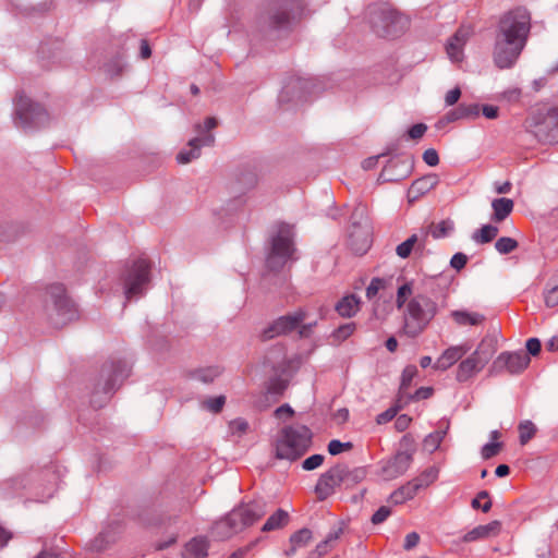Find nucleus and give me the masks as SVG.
<instances>
[{"label": "nucleus", "instance_id": "29", "mask_svg": "<svg viewBox=\"0 0 558 558\" xmlns=\"http://www.w3.org/2000/svg\"><path fill=\"white\" fill-rule=\"evenodd\" d=\"M514 203L510 198L501 197L495 198L492 202L493 208V221L501 222L504 221L513 210Z\"/></svg>", "mask_w": 558, "mask_h": 558}, {"label": "nucleus", "instance_id": "31", "mask_svg": "<svg viewBox=\"0 0 558 558\" xmlns=\"http://www.w3.org/2000/svg\"><path fill=\"white\" fill-rule=\"evenodd\" d=\"M454 229V223L450 219H445L439 222H430L425 230V239L432 235L434 239H442L448 236Z\"/></svg>", "mask_w": 558, "mask_h": 558}, {"label": "nucleus", "instance_id": "49", "mask_svg": "<svg viewBox=\"0 0 558 558\" xmlns=\"http://www.w3.org/2000/svg\"><path fill=\"white\" fill-rule=\"evenodd\" d=\"M437 477V472L433 469L426 470L418 477L414 478V482L422 483V487L428 486Z\"/></svg>", "mask_w": 558, "mask_h": 558}, {"label": "nucleus", "instance_id": "25", "mask_svg": "<svg viewBox=\"0 0 558 558\" xmlns=\"http://www.w3.org/2000/svg\"><path fill=\"white\" fill-rule=\"evenodd\" d=\"M425 245V236L420 238L414 233L396 247V254L404 259L408 258L413 251L424 250Z\"/></svg>", "mask_w": 558, "mask_h": 558}, {"label": "nucleus", "instance_id": "37", "mask_svg": "<svg viewBox=\"0 0 558 558\" xmlns=\"http://www.w3.org/2000/svg\"><path fill=\"white\" fill-rule=\"evenodd\" d=\"M518 246V241L509 236H501L495 242V248L499 254H509L517 250Z\"/></svg>", "mask_w": 558, "mask_h": 558}, {"label": "nucleus", "instance_id": "62", "mask_svg": "<svg viewBox=\"0 0 558 558\" xmlns=\"http://www.w3.org/2000/svg\"><path fill=\"white\" fill-rule=\"evenodd\" d=\"M498 107L496 106L485 105L482 108V112L487 119H496L498 117Z\"/></svg>", "mask_w": 558, "mask_h": 558}, {"label": "nucleus", "instance_id": "63", "mask_svg": "<svg viewBox=\"0 0 558 558\" xmlns=\"http://www.w3.org/2000/svg\"><path fill=\"white\" fill-rule=\"evenodd\" d=\"M330 547L331 546H329L325 541H323L319 544H317L315 550L311 555H316L317 558H320L329 551Z\"/></svg>", "mask_w": 558, "mask_h": 558}, {"label": "nucleus", "instance_id": "50", "mask_svg": "<svg viewBox=\"0 0 558 558\" xmlns=\"http://www.w3.org/2000/svg\"><path fill=\"white\" fill-rule=\"evenodd\" d=\"M468 263V256L463 253H456L450 259V266L456 270H461Z\"/></svg>", "mask_w": 558, "mask_h": 558}, {"label": "nucleus", "instance_id": "30", "mask_svg": "<svg viewBox=\"0 0 558 558\" xmlns=\"http://www.w3.org/2000/svg\"><path fill=\"white\" fill-rule=\"evenodd\" d=\"M496 352V342L493 339H483L476 350L471 354L484 367Z\"/></svg>", "mask_w": 558, "mask_h": 558}, {"label": "nucleus", "instance_id": "16", "mask_svg": "<svg viewBox=\"0 0 558 558\" xmlns=\"http://www.w3.org/2000/svg\"><path fill=\"white\" fill-rule=\"evenodd\" d=\"M534 128L536 136L549 142L558 141V108L539 113L535 118Z\"/></svg>", "mask_w": 558, "mask_h": 558}, {"label": "nucleus", "instance_id": "46", "mask_svg": "<svg viewBox=\"0 0 558 558\" xmlns=\"http://www.w3.org/2000/svg\"><path fill=\"white\" fill-rule=\"evenodd\" d=\"M501 444L500 442H489V444H486L483 448H482V457L483 459L485 460H488L495 456H497L501 449Z\"/></svg>", "mask_w": 558, "mask_h": 558}, {"label": "nucleus", "instance_id": "52", "mask_svg": "<svg viewBox=\"0 0 558 558\" xmlns=\"http://www.w3.org/2000/svg\"><path fill=\"white\" fill-rule=\"evenodd\" d=\"M423 160L430 167L439 163L438 153L434 148H428L423 153Z\"/></svg>", "mask_w": 558, "mask_h": 558}, {"label": "nucleus", "instance_id": "33", "mask_svg": "<svg viewBox=\"0 0 558 558\" xmlns=\"http://www.w3.org/2000/svg\"><path fill=\"white\" fill-rule=\"evenodd\" d=\"M288 521H289L288 512L282 509H278L275 513H272L267 519V521L265 522V524L262 527V531L270 532V531L281 529L288 523Z\"/></svg>", "mask_w": 558, "mask_h": 558}, {"label": "nucleus", "instance_id": "56", "mask_svg": "<svg viewBox=\"0 0 558 558\" xmlns=\"http://www.w3.org/2000/svg\"><path fill=\"white\" fill-rule=\"evenodd\" d=\"M398 410H399L398 408H390V409L386 410L385 412L380 413L377 416L376 422L378 424L388 423L397 415Z\"/></svg>", "mask_w": 558, "mask_h": 558}, {"label": "nucleus", "instance_id": "54", "mask_svg": "<svg viewBox=\"0 0 558 558\" xmlns=\"http://www.w3.org/2000/svg\"><path fill=\"white\" fill-rule=\"evenodd\" d=\"M545 303L548 307H554L558 304V286L553 287L545 293Z\"/></svg>", "mask_w": 558, "mask_h": 558}, {"label": "nucleus", "instance_id": "28", "mask_svg": "<svg viewBox=\"0 0 558 558\" xmlns=\"http://www.w3.org/2000/svg\"><path fill=\"white\" fill-rule=\"evenodd\" d=\"M439 183V178L437 174H427L423 178L415 180L410 187V193L414 197L422 196L433 189Z\"/></svg>", "mask_w": 558, "mask_h": 558}, {"label": "nucleus", "instance_id": "7", "mask_svg": "<svg viewBox=\"0 0 558 558\" xmlns=\"http://www.w3.org/2000/svg\"><path fill=\"white\" fill-rule=\"evenodd\" d=\"M293 228L290 225L279 226L277 233L271 238L270 251L266 265L270 270L281 269L294 254Z\"/></svg>", "mask_w": 558, "mask_h": 558}, {"label": "nucleus", "instance_id": "2", "mask_svg": "<svg viewBox=\"0 0 558 558\" xmlns=\"http://www.w3.org/2000/svg\"><path fill=\"white\" fill-rule=\"evenodd\" d=\"M413 281L403 280L398 287L396 305L403 311V332L411 338L421 335L437 314V304L425 294L413 295Z\"/></svg>", "mask_w": 558, "mask_h": 558}, {"label": "nucleus", "instance_id": "24", "mask_svg": "<svg viewBox=\"0 0 558 558\" xmlns=\"http://www.w3.org/2000/svg\"><path fill=\"white\" fill-rule=\"evenodd\" d=\"M313 539L312 531L308 529H301L294 532L290 538V547L284 551L286 556H294L300 548L306 547Z\"/></svg>", "mask_w": 558, "mask_h": 558}, {"label": "nucleus", "instance_id": "39", "mask_svg": "<svg viewBox=\"0 0 558 558\" xmlns=\"http://www.w3.org/2000/svg\"><path fill=\"white\" fill-rule=\"evenodd\" d=\"M458 118H477L480 114V107L477 105H460L454 111Z\"/></svg>", "mask_w": 558, "mask_h": 558}, {"label": "nucleus", "instance_id": "27", "mask_svg": "<svg viewBox=\"0 0 558 558\" xmlns=\"http://www.w3.org/2000/svg\"><path fill=\"white\" fill-rule=\"evenodd\" d=\"M452 320L458 326H478L484 323L485 316L478 312L452 311L450 314Z\"/></svg>", "mask_w": 558, "mask_h": 558}, {"label": "nucleus", "instance_id": "64", "mask_svg": "<svg viewBox=\"0 0 558 558\" xmlns=\"http://www.w3.org/2000/svg\"><path fill=\"white\" fill-rule=\"evenodd\" d=\"M433 395V388L430 387H422L415 391L414 397L416 399H427Z\"/></svg>", "mask_w": 558, "mask_h": 558}, {"label": "nucleus", "instance_id": "57", "mask_svg": "<svg viewBox=\"0 0 558 558\" xmlns=\"http://www.w3.org/2000/svg\"><path fill=\"white\" fill-rule=\"evenodd\" d=\"M427 128L423 123H417L409 130V136L413 140L421 138L426 132Z\"/></svg>", "mask_w": 558, "mask_h": 558}, {"label": "nucleus", "instance_id": "21", "mask_svg": "<svg viewBox=\"0 0 558 558\" xmlns=\"http://www.w3.org/2000/svg\"><path fill=\"white\" fill-rule=\"evenodd\" d=\"M484 368L476 359L472 355L468 356L465 360L461 361L458 365L456 379L459 383L468 381L475 374L480 373Z\"/></svg>", "mask_w": 558, "mask_h": 558}, {"label": "nucleus", "instance_id": "12", "mask_svg": "<svg viewBox=\"0 0 558 558\" xmlns=\"http://www.w3.org/2000/svg\"><path fill=\"white\" fill-rule=\"evenodd\" d=\"M247 523L241 509L235 507L223 519L217 521L213 527V533L221 538L227 539L234 534L247 527Z\"/></svg>", "mask_w": 558, "mask_h": 558}, {"label": "nucleus", "instance_id": "58", "mask_svg": "<svg viewBox=\"0 0 558 558\" xmlns=\"http://www.w3.org/2000/svg\"><path fill=\"white\" fill-rule=\"evenodd\" d=\"M541 348H542L541 341L537 338H530L526 341L527 354L536 355L539 353Z\"/></svg>", "mask_w": 558, "mask_h": 558}, {"label": "nucleus", "instance_id": "36", "mask_svg": "<svg viewBox=\"0 0 558 558\" xmlns=\"http://www.w3.org/2000/svg\"><path fill=\"white\" fill-rule=\"evenodd\" d=\"M521 445L527 444L536 434V426L531 421H523L518 426Z\"/></svg>", "mask_w": 558, "mask_h": 558}, {"label": "nucleus", "instance_id": "23", "mask_svg": "<svg viewBox=\"0 0 558 558\" xmlns=\"http://www.w3.org/2000/svg\"><path fill=\"white\" fill-rule=\"evenodd\" d=\"M422 488V483L414 482V480L408 482L405 485L401 486L397 490H395L390 495V501L393 505H401L412 498L417 494V492Z\"/></svg>", "mask_w": 558, "mask_h": 558}, {"label": "nucleus", "instance_id": "19", "mask_svg": "<svg viewBox=\"0 0 558 558\" xmlns=\"http://www.w3.org/2000/svg\"><path fill=\"white\" fill-rule=\"evenodd\" d=\"M470 350L465 344L451 345L446 349L434 364L435 369L446 371L460 361Z\"/></svg>", "mask_w": 558, "mask_h": 558}, {"label": "nucleus", "instance_id": "5", "mask_svg": "<svg viewBox=\"0 0 558 558\" xmlns=\"http://www.w3.org/2000/svg\"><path fill=\"white\" fill-rule=\"evenodd\" d=\"M45 307L47 315L56 326H63L76 316V310L65 294V289L60 283H54L46 289Z\"/></svg>", "mask_w": 558, "mask_h": 558}, {"label": "nucleus", "instance_id": "51", "mask_svg": "<svg viewBox=\"0 0 558 558\" xmlns=\"http://www.w3.org/2000/svg\"><path fill=\"white\" fill-rule=\"evenodd\" d=\"M391 511L388 507L381 506L372 517L373 524H380L388 519Z\"/></svg>", "mask_w": 558, "mask_h": 558}, {"label": "nucleus", "instance_id": "55", "mask_svg": "<svg viewBox=\"0 0 558 558\" xmlns=\"http://www.w3.org/2000/svg\"><path fill=\"white\" fill-rule=\"evenodd\" d=\"M420 543V535L416 532L409 533L404 538V550H411Z\"/></svg>", "mask_w": 558, "mask_h": 558}, {"label": "nucleus", "instance_id": "40", "mask_svg": "<svg viewBox=\"0 0 558 558\" xmlns=\"http://www.w3.org/2000/svg\"><path fill=\"white\" fill-rule=\"evenodd\" d=\"M417 374V368L414 365L407 366L401 376L400 392H404L411 385L413 378Z\"/></svg>", "mask_w": 558, "mask_h": 558}, {"label": "nucleus", "instance_id": "22", "mask_svg": "<svg viewBox=\"0 0 558 558\" xmlns=\"http://www.w3.org/2000/svg\"><path fill=\"white\" fill-rule=\"evenodd\" d=\"M208 542L204 537H194L187 542L182 551L183 558H206L208 555Z\"/></svg>", "mask_w": 558, "mask_h": 558}, {"label": "nucleus", "instance_id": "32", "mask_svg": "<svg viewBox=\"0 0 558 558\" xmlns=\"http://www.w3.org/2000/svg\"><path fill=\"white\" fill-rule=\"evenodd\" d=\"M360 300L351 294L342 298L336 305V311L342 317H352L359 311Z\"/></svg>", "mask_w": 558, "mask_h": 558}, {"label": "nucleus", "instance_id": "43", "mask_svg": "<svg viewBox=\"0 0 558 558\" xmlns=\"http://www.w3.org/2000/svg\"><path fill=\"white\" fill-rule=\"evenodd\" d=\"M226 403L225 396H218L215 398H210L204 402V405L206 409L214 413H218L222 410L223 405Z\"/></svg>", "mask_w": 558, "mask_h": 558}, {"label": "nucleus", "instance_id": "47", "mask_svg": "<svg viewBox=\"0 0 558 558\" xmlns=\"http://www.w3.org/2000/svg\"><path fill=\"white\" fill-rule=\"evenodd\" d=\"M354 331V324H345L340 326L338 329L333 331V338L343 341L348 337H350Z\"/></svg>", "mask_w": 558, "mask_h": 558}, {"label": "nucleus", "instance_id": "6", "mask_svg": "<svg viewBox=\"0 0 558 558\" xmlns=\"http://www.w3.org/2000/svg\"><path fill=\"white\" fill-rule=\"evenodd\" d=\"M364 477L362 469L349 470L343 464H337L320 475L315 486V493L319 500H324L335 493L342 483L354 484Z\"/></svg>", "mask_w": 558, "mask_h": 558}, {"label": "nucleus", "instance_id": "8", "mask_svg": "<svg viewBox=\"0 0 558 558\" xmlns=\"http://www.w3.org/2000/svg\"><path fill=\"white\" fill-rule=\"evenodd\" d=\"M128 375V365L124 362H118L110 366H105L101 369V378L104 381H99L92 396V403L94 407L100 408L111 397L117 379Z\"/></svg>", "mask_w": 558, "mask_h": 558}, {"label": "nucleus", "instance_id": "1", "mask_svg": "<svg viewBox=\"0 0 558 558\" xmlns=\"http://www.w3.org/2000/svg\"><path fill=\"white\" fill-rule=\"evenodd\" d=\"M531 20L529 10L521 7L500 16L493 48V61L498 69L514 66L527 44Z\"/></svg>", "mask_w": 558, "mask_h": 558}, {"label": "nucleus", "instance_id": "11", "mask_svg": "<svg viewBox=\"0 0 558 558\" xmlns=\"http://www.w3.org/2000/svg\"><path fill=\"white\" fill-rule=\"evenodd\" d=\"M15 124L19 128H39L48 122L47 112L26 96L20 95L15 99Z\"/></svg>", "mask_w": 558, "mask_h": 558}, {"label": "nucleus", "instance_id": "34", "mask_svg": "<svg viewBox=\"0 0 558 558\" xmlns=\"http://www.w3.org/2000/svg\"><path fill=\"white\" fill-rule=\"evenodd\" d=\"M499 229L493 225H484L482 228L473 232L472 240L476 244H486L492 242L498 235Z\"/></svg>", "mask_w": 558, "mask_h": 558}, {"label": "nucleus", "instance_id": "10", "mask_svg": "<svg viewBox=\"0 0 558 558\" xmlns=\"http://www.w3.org/2000/svg\"><path fill=\"white\" fill-rule=\"evenodd\" d=\"M218 122L217 119L214 117H209L205 120L204 125L196 124L195 131L198 134V136L190 140L189 142V149L187 150H181L178 156L177 160L179 163L185 165L192 161L193 159H196L201 155V147L202 146H213L215 143V135L210 133L213 129L217 126Z\"/></svg>", "mask_w": 558, "mask_h": 558}, {"label": "nucleus", "instance_id": "4", "mask_svg": "<svg viewBox=\"0 0 558 558\" xmlns=\"http://www.w3.org/2000/svg\"><path fill=\"white\" fill-rule=\"evenodd\" d=\"M371 24L375 34L384 38H395L409 27V19L397 10L381 5L371 10Z\"/></svg>", "mask_w": 558, "mask_h": 558}, {"label": "nucleus", "instance_id": "48", "mask_svg": "<svg viewBox=\"0 0 558 558\" xmlns=\"http://www.w3.org/2000/svg\"><path fill=\"white\" fill-rule=\"evenodd\" d=\"M385 288V280L380 278H374L366 289V296L373 299L380 289Z\"/></svg>", "mask_w": 558, "mask_h": 558}, {"label": "nucleus", "instance_id": "14", "mask_svg": "<svg viewBox=\"0 0 558 558\" xmlns=\"http://www.w3.org/2000/svg\"><path fill=\"white\" fill-rule=\"evenodd\" d=\"M530 362V355L524 351L502 352L494 361L490 372H500L506 368L510 374H519L529 366Z\"/></svg>", "mask_w": 558, "mask_h": 558}, {"label": "nucleus", "instance_id": "35", "mask_svg": "<svg viewBox=\"0 0 558 558\" xmlns=\"http://www.w3.org/2000/svg\"><path fill=\"white\" fill-rule=\"evenodd\" d=\"M446 428H448V425ZM446 433L447 429H442L428 434L423 440V449L429 453L436 451L444 440Z\"/></svg>", "mask_w": 558, "mask_h": 558}, {"label": "nucleus", "instance_id": "17", "mask_svg": "<svg viewBox=\"0 0 558 558\" xmlns=\"http://www.w3.org/2000/svg\"><path fill=\"white\" fill-rule=\"evenodd\" d=\"M474 28L472 25H461L457 32L451 36L446 45V52L451 61L460 62L463 59V48L470 37L473 35Z\"/></svg>", "mask_w": 558, "mask_h": 558}, {"label": "nucleus", "instance_id": "42", "mask_svg": "<svg viewBox=\"0 0 558 558\" xmlns=\"http://www.w3.org/2000/svg\"><path fill=\"white\" fill-rule=\"evenodd\" d=\"M351 442H341L338 439H333L328 444V452L332 456H337L343 451L352 449Z\"/></svg>", "mask_w": 558, "mask_h": 558}, {"label": "nucleus", "instance_id": "3", "mask_svg": "<svg viewBox=\"0 0 558 558\" xmlns=\"http://www.w3.org/2000/svg\"><path fill=\"white\" fill-rule=\"evenodd\" d=\"M312 432L303 425L287 426L277 434L274 448L275 456L280 460L295 461L310 449Z\"/></svg>", "mask_w": 558, "mask_h": 558}, {"label": "nucleus", "instance_id": "15", "mask_svg": "<svg viewBox=\"0 0 558 558\" xmlns=\"http://www.w3.org/2000/svg\"><path fill=\"white\" fill-rule=\"evenodd\" d=\"M305 319V313L301 310L287 314L276 319L268 328L263 331V339L269 340L275 337L286 335L294 330Z\"/></svg>", "mask_w": 558, "mask_h": 558}, {"label": "nucleus", "instance_id": "60", "mask_svg": "<svg viewBox=\"0 0 558 558\" xmlns=\"http://www.w3.org/2000/svg\"><path fill=\"white\" fill-rule=\"evenodd\" d=\"M411 421H412V418L409 415L402 414V415L398 416L395 422L396 428L399 432H403L410 426Z\"/></svg>", "mask_w": 558, "mask_h": 558}, {"label": "nucleus", "instance_id": "13", "mask_svg": "<svg viewBox=\"0 0 558 558\" xmlns=\"http://www.w3.org/2000/svg\"><path fill=\"white\" fill-rule=\"evenodd\" d=\"M149 264L145 259H138L133 264L125 279V298L131 300L142 293L143 286L149 280Z\"/></svg>", "mask_w": 558, "mask_h": 558}, {"label": "nucleus", "instance_id": "45", "mask_svg": "<svg viewBox=\"0 0 558 558\" xmlns=\"http://www.w3.org/2000/svg\"><path fill=\"white\" fill-rule=\"evenodd\" d=\"M220 374H221V369L219 367L215 366V367H208V368H205V369H201L198 372V377L204 383H210L216 377H218Z\"/></svg>", "mask_w": 558, "mask_h": 558}, {"label": "nucleus", "instance_id": "44", "mask_svg": "<svg viewBox=\"0 0 558 558\" xmlns=\"http://www.w3.org/2000/svg\"><path fill=\"white\" fill-rule=\"evenodd\" d=\"M324 460L325 457L323 454H313L303 461L302 468L306 471L315 470L323 464Z\"/></svg>", "mask_w": 558, "mask_h": 558}, {"label": "nucleus", "instance_id": "38", "mask_svg": "<svg viewBox=\"0 0 558 558\" xmlns=\"http://www.w3.org/2000/svg\"><path fill=\"white\" fill-rule=\"evenodd\" d=\"M472 507L474 509L482 508L483 512H488L492 508V500L489 499V493L482 490L477 494L476 498L472 500Z\"/></svg>", "mask_w": 558, "mask_h": 558}, {"label": "nucleus", "instance_id": "26", "mask_svg": "<svg viewBox=\"0 0 558 558\" xmlns=\"http://www.w3.org/2000/svg\"><path fill=\"white\" fill-rule=\"evenodd\" d=\"M248 526L253 525L266 513V505L262 501L254 500L248 504L239 506Z\"/></svg>", "mask_w": 558, "mask_h": 558}, {"label": "nucleus", "instance_id": "41", "mask_svg": "<svg viewBox=\"0 0 558 558\" xmlns=\"http://www.w3.org/2000/svg\"><path fill=\"white\" fill-rule=\"evenodd\" d=\"M230 433L234 436L241 437L248 430V423L244 418H235L229 423Z\"/></svg>", "mask_w": 558, "mask_h": 558}, {"label": "nucleus", "instance_id": "20", "mask_svg": "<svg viewBox=\"0 0 558 558\" xmlns=\"http://www.w3.org/2000/svg\"><path fill=\"white\" fill-rule=\"evenodd\" d=\"M500 530L501 523L499 521H492L487 524L475 526L463 536V541L470 543L478 539H486L493 536H497Z\"/></svg>", "mask_w": 558, "mask_h": 558}, {"label": "nucleus", "instance_id": "18", "mask_svg": "<svg viewBox=\"0 0 558 558\" xmlns=\"http://www.w3.org/2000/svg\"><path fill=\"white\" fill-rule=\"evenodd\" d=\"M412 462L411 452H398L383 466V475L387 480H393L404 474Z\"/></svg>", "mask_w": 558, "mask_h": 558}, {"label": "nucleus", "instance_id": "61", "mask_svg": "<svg viewBox=\"0 0 558 558\" xmlns=\"http://www.w3.org/2000/svg\"><path fill=\"white\" fill-rule=\"evenodd\" d=\"M275 415L278 418H288L293 415V410L288 405H281L275 411Z\"/></svg>", "mask_w": 558, "mask_h": 558}, {"label": "nucleus", "instance_id": "53", "mask_svg": "<svg viewBox=\"0 0 558 558\" xmlns=\"http://www.w3.org/2000/svg\"><path fill=\"white\" fill-rule=\"evenodd\" d=\"M353 239H354V234H352V235H351V247H352V250H353L356 254H360V255H362V254L366 253V251H367V250H368V247H369V241H368V239H367V235H366V234H364L363 240H362L361 244H359V245H356V244L354 243Z\"/></svg>", "mask_w": 558, "mask_h": 558}, {"label": "nucleus", "instance_id": "59", "mask_svg": "<svg viewBox=\"0 0 558 558\" xmlns=\"http://www.w3.org/2000/svg\"><path fill=\"white\" fill-rule=\"evenodd\" d=\"M461 90L459 87H456L449 90L445 96V102L447 106H453L460 98Z\"/></svg>", "mask_w": 558, "mask_h": 558}, {"label": "nucleus", "instance_id": "9", "mask_svg": "<svg viewBox=\"0 0 558 558\" xmlns=\"http://www.w3.org/2000/svg\"><path fill=\"white\" fill-rule=\"evenodd\" d=\"M300 0H280L268 12V24L275 29H288L296 23L302 15Z\"/></svg>", "mask_w": 558, "mask_h": 558}]
</instances>
